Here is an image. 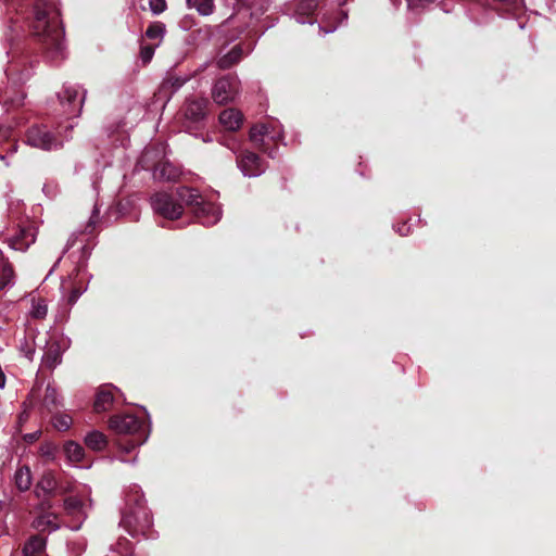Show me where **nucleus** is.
I'll return each mask as SVG.
<instances>
[{"label": "nucleus", "instance_id": "f257e3e1", "mask_svg": "<svg viewBox=\"0 0 556 556\" xmlns=\"http://www.w3.org/2000/svg\"><path fill=\"white\" fill-rule=\"evenodd\" d=\"M31 29L46 59L54 64L66 59L67 47L64 39V27L60 11L54 3L46 0L35 1Z\"/></svg>", "mask_w": 556, "mask_h": 556}, {"label": "nucleus", "instance_id": "f03ea898", "mask_svg": "<svg viewBox=\"0 0 556 556\" xmlns=\"http://www.w3.org/2000/svg\"><path fill=\"white\" fill-rule=\"evenodd\" d=\"M152 517L144 505L143 494L139 486H132L126 494V507L123 511L121 526L132 536H148L152 527Z\"/></svg>", "mask_w": 556, "mask_h": 556}, {"label": "nucleus", "instance_id": "7ed1b4c3", "mask_svg": "<svg viewBox=\"0 0 556 556\" xmlns=\"http://www.w3.org/2000/svg\"><path fill=\"white\" fill-rule=\"evenodd\" d=\"M109 427L117 434L135 435L128 443H119L121 450L125 453H130L137 446L142 445L149 437V432L143 429V422L131 414L112 416L109 420Z\"/></svg>", "mask_w": 556, "mask_h": 556}, {"label": "nucleus", "instance_id": "20e7f679", "mask_svg": "<svg viewBox=\"0 0 556 556\" xmlns=\"http://www.w3.org/2000/svg\"><path fill=\"white\" fill-rule=\"evenodd\" d=\"M73 129V125H68L64 135L62 132L54 134L45 125H33L25 132L26 144L40 149L42 151H53L63 148L64 142L71 139L68 131Z\"/></svg>", "mask_w": 556, "mask_h": 556}, {"label": "nucleus", "instance_id": "39448f33", "mask_svg": "<svg viewBox=\"0 0 556 556\" xmlns=\"http://www.w3.org/2000/svg\"><path fill=\"white\" fill-rule=\"evenodd\" d=\"M240 81L233 75L218 78L212 87V98L218 105L235 101L239 94Z\"/></svg>", "mask_w": 556, "mask_h": 556}, {"label": "nucleus", "instance_id": "423d86ee", "mask_svg": "<svg viewBox=\"0 0 556 556\" xmlns=\"http://www.w3.org/2000/svg\"><path fill=\"white\" fill-rule=\"evenodd\" d=\"M150 201L153 211L164 218L177 219L182 215L184 206L175 200L173 194L156 192L151 197Z\"/></svg>", "mask_w": 556, "mask_h": 556}, {"label": "nucleus", "instance_id": "0eeeda50", "mask_svg": "<svg viewBox=\"0 0 556 556\" xmlns=\"http://www.w3.org/2000/svg\"><path fill=\"white\" fill-rule=\"evenodd\" d=\"M58 97L64 108V112L77 116L81 112L86 90H80V87L77 85L65 84Z\"/></svg>", "mask_w": 556, "mask_h": 556}, {"label": "nucleus", "instance_id": "6e6552de", "mask_svg": "<svg viewBox=\"0 0 556 556\" xmlns=\"http://www.w3.org/2000/svg\"><path fill=\"white\" fill-rule=\"evenodd\" d=\"M237 166L244 177H258L265 173L267 165L254 152L244 151L237 156Z\"/></svg>", "mask_w": 556, "mask_h": 556}, {"label": "nucleus", "instance_id": "1a4fd4ad", "mask_svg": "<svg viewBox=\"0 0 556 556\" xmlns=\"http://www.w3.org/2000/svg\"><path fill=\"white\" fill-rule=\"evenodd\" d=\"M66 350V345L59 340L51 339L47 342L41 358V365L50 370L54 369L62 363V355Z\"/></svg>", "mask_w": 556, "mask_h": 556}, {"label": "nucleus", "instance_id": "9d476101", "mask_svg": "<svg viewBox=\"0 0 556 556\" xmlns=\"http://www.w3.org/2000/svg\"><path fill=\"white\" fill-rule=\"evenodd\" d=\"M207 106L206 98H188L184 105V115L191 123H200L207 115Z\"/></svg>", "mask_w": 556, "mask_h": 556}, {"label": "nucleus", "instance_id": "9b49d317", "mask_svg": "<svg viewBox=\"0 0 556 556\" xmlns=\"http://www.w3.org/2000/svg\"><path fill=\"white\" fill-rule=\"evenodd\" d=\"M194 214L202 225L213 226L220 219L222 210L215 203L201 201L200 206L194 208Z\"/></svg>", "mask_w": 556, "mask_h": 556}, {"label": "nucleus", "instance_id": "f8f14e48", "mask_svg": "<svg viewBox=\"0 0 556 556\" xmlns=\"http://www.w3.org/2000/svg\"><path fill=\"white\" fill-rule=\"evenodd\" d=\"M181 176V169L169 162L159 163L153 169L156 181L176 182Z\"/></svg>", "mask_w": 556, "mask_h": 556}, {"label": "nucleus", "instance_id": "ddd939ff", "mask_svg": "<svg viewBox=\"0 0 556 556\" xmlns=\"http://www.w3.org/2000/svg\"><path fill=\"white\" fill-rule=\"evenodd\" d=\"M36 240L30 229H21L20 232L8 240L9 247L14 251H26Z\"/></svg>", "mask_w": 556, "mask_h": 556}, {"label": "nucleus", "instance_id": "4468645a", "mask_svg": "<svg viewBox=\"0 0 556 556\" xmlns=\"http://www.w3.org/2000/svg\"><path fill=\"white\" fill-rule=\"evenodd\" d=\"M219 122L226 129L235 131L241 127L243 116L236 109H227L219 114Z\"/></svg>", "mask_w": 556, "mask_h": 556}, {"label": "nucleus", "instance_id": "2eb2a0df", "mask_svg": "<svg viewBox=\"0 0 556 556\" xmlns=\"http://www.w3.org/2000/svg\"><path fill=\"white\" fill-rule=\"evenodd\" d=\"M58 481L52 472H46L39 479L36 485V494L38 497L51 496L54 494Z\"/></svg>", "mask_w": 556, "mask_h": 556}, {"label": "nucleus", "instance_id": "dca6fc26", "mask_svg": "<svg viewBox=\"0 0 556 556\" xmlns=\"http://www.w3.org/2000/svg\"><path fill=\"white\" fill-rule=\"evenodd\" d=\"M46 539L40 535L30 538L24 545L23 553L25 556H47L46 551Z\"/></svg>", "mask_w": 556, "mask_h": 556}, {"label": "nucleus", "instance_id": "f3484780", "mask_svg": "<svg viewBox=\"0 0 556 556\" xmlns=\"http://www.w3.org/2000/svg\"><path fill=\"white\" fill-rule=\"evenodd\" d=\"M178 197V202L181 204L185 203L187 205H194L195 207H199L201 204L202 198L197 189L189 188V187H180L177 189L176 192Z\"/></svg>", "mask_w": 556, "mask_h": 556}, {"label": "nucleus", "instance_id": "a211bd4d", "mask_svg": "<svg viewBox=\"0 0 556 556\" xmlns=\"http://www.w3.org/2000/svg\"><path fill=\"white\" fill-rule=\"evenodd\" d=\"M84 442L90 450L96 452L105 450L108 445L106 437L98 430L88 432L84 438Z\"/></svg>", "mask_w": 556, "mask_h": 556}, {"label": "nucleus", "instance_id": "6ab92c4d", "mask_svg": "<svg viewBox=\"0 0 556 556\" xmlns=\"http://www.w3.org/2000/svg\"><path fill=\"white\" fill-rule=\"evenodd\" d=\"M15 285V273L12 264L5 260L0 264V292Z\"/></svg>", "mask_w": 556, "mask_h": 556}, {"label": "nucleus", "instance_id": "aec40b11", "mask_svg": "<svg viewBox=\"0 0 556 556\" xmlns=\"http://www.w3.org/2000/svg\"><path fill=\"white\" fill-rule=\"evenodd\" d=\"M43 406L49 412H52L53 409H58L59 407L63 406L62 396L59 394L56 388L50 383L47 386L45 391Z\"/></svg>", "mask_w": 556, "mask_h": 556}, {"label": "nucleus", "instance_id": "412c9836", "mask_svg": "<svg viewBox=\"0 0 556 556\" xmlns=\"http://www.w3.org/2000/svg\"><path fill=\"white\" fill-rule=\"evenodd\" d=\"M63 451L67 460L73 464L80 463L85 457L84 447L75 441L65 442Z\"/></svg>", "mask_w": 556, "mask_h": 556}, {"label": "nucleus", "instance_id": "4be33fe9", "mask_svg": "<svg viewBox=\"0 0 556 556\" xmlns=\"http://www.w3.org/2000/svg\"><path fill=\"white\" fill-rule=\"evenodd\" d=\"M114 401L111 388H102L96 396L94 409L96 412H105L111 408Z\"/></svg>", "mask_w": 556, "mask_h": 556}, {"label": "nucleus", "instance_id": "5701e85b", "mask_svg": "<svg viewBox=\"0 0 556 556\" xmlns=\"http://www.w3.org/2000/svg\"><path fill=\"white\" fill-rule=\"evenodd\" d=\"M242 58V49L240 46H235L227 54L217 60V66L220 70L230 68L237 64Z\"/></svg>", "mask_w": 556, "mask_h": 556}, {"label": "nucleus", "instance_id": "b1692460", "mask_svg": "<svg viewBox=\"0 0 556 556\" xmlns=\"http://www.w3.org/2000/svg\"><path fill=\"white\" fill-rule=\"evenodd\" d=\"M25 99V93L21 90L14 91L7 88L4 91L0 93V102L4 105H9L12 108L20 106L23 104Z\"/></svg>", "mask_w": 556, "mask_h": 556}, {"label": "nucleus", "instance_id": "393cba45", "mask_svg": "<svg viewBox=\"0 0 556 556\" xmlns=\"http://www.w3.org/2000/svg\"><path fill=\"white\" fill-rule=\"evenodd\" d=\"M16 488L20 491H27L31 485V472L28 466L20 467L14 475Z\"/></svg>", "mask_w": 556, "mask_h": 556}, {"label": "nucleus", "instance_id": "a878e982", "mask_svg": "<svg viewBox=\"0 0 556 556\" xmlns=\"http://www.w3.org/2000/svg\"><path fill=\"white\" fill-rule=\"evenodd\" d=\"M189 79V76H168L163 81L161 90L168 92L170 97L177 92Z\"/></svg>", "mask_w": 556, "mask_h": 556}, {"label": "nucleus", "instance_id": "bb28decb", "mask_svg": "<svg viewBox=\"0 0 556 556\" xmlns=\"http://www.w3.org/2000/svg\"><path fill=\"white\" fill-rule=\"evenodd\" d=\"M64 508L70 514L81 520H84L87 516L83 502L75 496L67 497L64 501Z\"/></svg>", "mask_w": 556, "mask_h": 556}, {"label": "nucleus", "instance_id": "cd10ccee", "mask_svg": "<svg viewBox=\"0 0 556 556\" xmlns=\"http://www.w3.org/2000/svg\"><path fill=\"white\" fill-rule=\"evenodd\" d=\"M48 314V304L45 299L31 296L29 315L35 319H43Z\"/></svg>", "mask_w": 556, "mask_h": 556}, {"label": "nucleus", "instance_id": "c85d7f7f", "mask_svg": "<svg viewBox=\"0 0 556 556\" xmlns=\"http://www.w3.org/2000/svg\"><path fill=\"white\" fill-rule=\"evenodd\" d=\"M165 31H166V26L164 23L162 22H153L151 23L147 30H146V36L147 38L151 39V40H155V46H160V43L162 42L163 38H164V35H165Z\"/></svg>", "mask_w": 556, "mask_h": 556}, {"label": "nucleus", "instance_id": "c756f323", "mask_svg": "<svg viewBox=\"0 0 556 556\" xmlns=\"http://www.w3.org/2000/svg\"><path fill=\"white\" fill-rule=\"evenodd\" d=\"M189 8H194L201 15H211L214 11V0H186Z\"/></svg>", "mask_w": 556, "mask_h": 556}, {"label": "nucleus", "instance_id": "7c9ffc66", "mask_svg": "<svg viewBox=\"0 0 556 556\" xmlns=\"http://www.w3.org/2000/svg\"><path fill=\"white\" fill-rule=\"evenodd\" d=\"M51 424L58 431H66L71 428L73 419L66 413H55L51 417Z\"/></svg>", "mask_w": 556, "mask_h": 556}, {"label": "nucleus", "instance_id": "2f4dec72", "mask_svg": "<svg viewBox=\"0 0 556 556\" xmlns=\"http://www.w3.org/2000/svg\"><path fill=\"white\" fill-rule=\"evenodd\" d=\"M62 289L70 290L68 303L74 305L80 295L86 292L87 286H72L71 281H63Z\"/></svg>", "mask_w": 556, "mask_h": 556}, {"label": "nucleus", "instance_id": "473e14b6", "mask_svg": "<svg viewBox=\"0 0 556 556\" xmlns=\"http://www.w3.org/2000/svg\"><path fill=\"white\" fill-rule=\"evenodd\" d=\"M269 134V128L265 124L255 125L250 130V140L255 144L264 142V137Z\"/></svg>", "mask_w": 556, "mask_h": 556}, {"label": "nucleus", "instance_id": "72a5a7b5", "mask_svg": "<svg viewBox=\"0 0 556 556\" xmlns=\"http://www.w3.org/2000/svg\"><path fill=\"white\" fill-rule=\"evenodd\" d=\"M318 5L317 0H301L298 5V14H312Z\"/></svg>", "mask_w": 556, "mask_h": 556}, {"label": "nucleus", "instance_id": "f704fd0d", "mask_svg": "<svg viewBox=\"0 0 556 556\" xmlns=\"http://www.w3.org/2000/svg\"><path fill=\"white\" fill-rule=\"evenodd\" d=\"M20 351L27 359L33 361L35 355V348L27 338H24L23 341H21Z\"/></svg>", "mask_w": 556, "mask_h": 556}, {"label": "nucleus", "instance_id": "c9c22d12", "mask_svg": "<svg viewBox=\"0 0 556 556\" xmlns=\"http://www.w3.org/2000/svg\"><path fill=\"white\" fill-rule=\"evenodd\" d=\"M47 526L50 531L59 529V525L55 521V517L52 515L41 516L37 521V527Z\"/></svg>", "mask_w": 556, "mask_h": 556}, {"label": "nucleus", "instance_id": "e433bc0d", "mask_svg": "<svg viewBox=\"0 0 556 556\" xmlns=\"http://www.w3.org/2000/svg\"><path fill=\"white\" fill-rule=\"evenodd\" d=\"M164 151H165V147H163V146H161L160 149L146 148L142 153V156H141L142 167L146 168V166H144L146 163L151 161L157 153H160V152L163 153Z\"/></svg>", "mask_w": 556, "mask_h": 556}, {"label": "nucleus", "instance_id": "4c0bfd02", "mask_svg": "<svg viewBox=\"0 0 556 556\" xmlns=\"http://www.w3.org/2000/svg\"><path fill=\"white\" fill-rule=\"evenodd\" d=\"M149 8L153 15H160L167 9L166 0H149Z\"/></svg>", "mask_w": 556, "mask_h": 556}, {"label": "nucleus", "instance_id": "58836bf2", "mask_svg": "<svg viewBox=\"0 0 556 556\" xmlns=\"http://www.w3.org/2000/svg\"><path fill=\"white\" fill-rule=\"evenodd\" d=\"M156 47L155 45L141 47L140 55L143 62H149L152 59Z\"/></svg>", "mask_w": 556, "mask_h": 556}, {"label": "nucleus", "instance_id": "ea45409f", "mask_svg": "<svg viewBox=\"0 0 556 556\" xmlns=\"http://www.w3.org/2000/svg\"><path fill=\"white\" fill-rule=\"evenodd\" d=\"M42 455L48 459H54L55 447L52 445H46L41 447Z\"/></svg>", "mask_w": 556, "mask_h": 556}, {"label": "nucleus", "instance_id": "a19ab883", "mask_svg": "<svg viewBox=\"0 0 556 556\" xmlns=\"http://www.w3.org/2000/svg\"><path fill=\"white\" fill-rule=\"evenodd\" d=\"M76 239H77V236L75 233H72L71 237L68 238L67 242H66V245H65V249L63 251V254L66 253L75 244Z\"/></svg>", "mask_w": 556, "mask_h": 556}, {"label": "nucleus", "instance_id": "79ce46f5", "mask_svg": "<svg viewBox=\"0 0 556 556\" xmlns=\"http://www.w3.org/2000/svg\"><path fill=\"white\" fill-rule=\"evenodd\" d=\"M396 231L401 236H407L410 232V226H407L406 223H404L403 225L397 227Z\"/></svg>", "mask_w": 556, "mask_h": 556}, {"label": "nucleus", "instance_id": "37998d69", "mask_svg": "<svg viewBox=\"0 0 556 556\" xmlns=\"http://www.w3.org/2000/svg\"><path fill=\"white\" fill-rule=\"evenodd\" d=\"M99 214H100L99 208L94 207L93 211H92V215H91V217L89 219V226L97 224Z\"/></svg>", "mask_w": 556, "mask_h": 556}, {"label": "nucleus", "instance_id": "c03bdc74", "mask_svg": "<svg viewBox=\"0 0 556 556\" xmlns=\"http://www.w3.org/2000/svg\"><path fill=\"white\" fill-rule=\"evenodd\" d=\"M262 151L264 153H266L269 157L271 159H275L276 155H277V149H270V150H267V149H262Z\"/></svg>", "mask_w": 556, "mask_h": 556}, {"label": "nucleus", "instance_id": "a18cd8bd", "mask_svg": "<svg viewBox=\"0 0 556 556\" xmlns=\"http://www.w3.org/2000/svg\"><path fill=\"white\" fill-rule=\"evenodd\" d=\"M39 435H40V432L37 431V432L31 433V434H27L26 438L28 440L33 441V440H36Z\"/></svg>", "mask_w": 556, "mask_h": 556}, {"label": "nucleus", "instance_id": "49530a36", "mask_svg": "<svg viewBox=\"0 0 556 556\" xmlns=\"http://www.w3.org/2000/svg\"><path fill=\"white\" fill-rule=\"evenodd\" d=\"M5 386V376L4 374L0 370V388H4Z\"/></svg>", "mask_w": 556, "mask_h": 556}, {"label": "nucleus", "instance_id": "de8ad7c7", "mask_svg": "<svg viewBox=\"0 0 556 556\" xmlns=\"http://www.w3.org/2000/svg\"><path fill=\"white\" fill-rule=\"evenodd\" d=\"M417 0H407L408 10H414Z\"/></svg>", "mask_w": 556, "mask_h": 556}, {"label": "nucleus", "instance_id": "09e8293b", "mask_svg": "<svg viewBox=\"0 0 556 556\" xmlns=\"http://www.w3.org/2000/svg\"><path fill=\"white\" fill-rule=\"evenodd\" d=\"M319 30H323L325 35L330 34L336 30V27L324 29L321 26H319Z\"/></svg>", "mask_w": 556, "mask_h": 556}, {"label": "nucleus", "instance_id": "8fccbe9b", "mask_svg": "<svg viewBox=\"0 0 556 556\" xmlns=\"http://www.w3.org/2000/svg\"><path fill=\"white\" fill-rule=\"evenodd\" d=\"M340 14L342 15V20H344V21L348 20V12L341 11Z\"/></svg>", "mask_w": 556, "mask_h": 556}, {"label": "nucleus", "instance_id": "3c124183", "mask_svg": "<svg viewBox=\"0 0 556 556\" xmlns=\"http://www.w3.org/2000/svg\"><path fill=\"white\" fill-rule=\"evenodd\" d=\"M81 522L83 521H80L77 526L73 527V530H78L80 528V526H81Z\"/></svg>", "mask_w": 556, "mask_h": 556}, {"label": "nucleus", "instance_id": "603ef678", "mask_svg": "<svg viewBox=\"0 0 556 556\" xmlns=\"http://www.w3.org/2000/svg\"><path fill=\"white\" fill-rule=\"evenodd\" d=\"M4 260L3 255H2V251L0 250V262L2 263Z\"/></svg>", "mask_w": 556, "mask_h": 556}, {"label": "nucleus", "instance_id": "864d4df0", "mask_svg": "<svg viewBox=\"0 0 556 556\" xmlns=\"http://www.w3.org/2000/svg\"><path fill=\"white\" fill-rule=\"evenodd\" d=\"M298 22L301 23V24L306 23L304 20H300V18H298Z\"/></svg>", "mask_w": 556, "mask_h": 556}, {"label": "nucleus", "instance_id": "5fc2aeb1", "mask_svg": "<svg viewBox=\"0 0 556 556\" xmlns=\"http://www.w3.org/2000/svg\"><path fill=\"white\" fill-rule=\"evenodd\" d=\"M61 258H62V256H60V257L58 258V261H56L55 265H58V264L61 262Z\"/></svg>", "mask_w": 556, "mask_h": 556}]
</instances>
